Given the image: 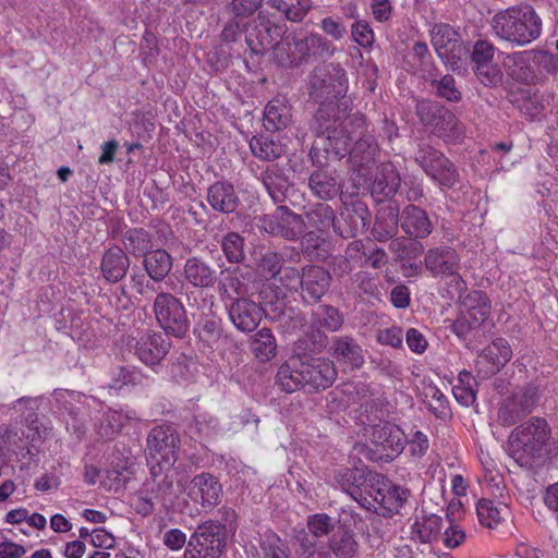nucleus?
<instances>
[{"label": "nucleus", "instance_id": "obj_57", "mask_svg": "<svg viewBox=\"0 0 558 558\" xmlns=\"http://www.w3.org/2000/svg\"><path fill=\"white\" fill-rule=\"evenodd\" d=\"M414 159L427 174L435 167L440 166V162H446L448 158L440 150L434 148L429 144H420Z\"/></svg>", "mask_w": 558, "mask_h": 558}, {"label": "nucleus", "instance_id": "obj_49", "mask_svg": "<svg viewBox=\"0 0 558 558\" xmlns=\"http://www.w3.org/2000/svg\"><path fill=\"white\" fill-rule=\"evenodd\" d=\"M250 148L256 158L265 161L278 159L284 153L283 145L280 142L264 135L253 137L250 142Z\"/></svg>", "mask_w": 558, "mask_h": 558}, {"label": "nucleus", "instance_id": "obj_13", "mask_svg": "<svg viewBox=\"0 0 558 558\" xmlns=\"http://www.w3.org/2000/svg\"><path fill=\"white\" fill-rule=\"evenodd\" d=\"M342 324L343 317L338 308L331 305L318 306L312 314L311 333L305 331L306 337L311 340V344H306L304 350L310 352L320 351L326 347V336L320 331V328L335 332L341 328Z\"/></svg>", "mask_w": 558, "mask_h": 558}, {"label": "nucleus", "instance_id": "obj_40", "mask_svg": "<svg viewBox=\"0 0 558 558\" xmlns=\"http://www.w3.org/2000/svg\"><path fill=\"white\" fill-rule=\"evenodd\" d=\"M328 548L330 555L333 554L336 558H355L359 543L351 529L340 525L329 537Z\"/></svg>", "mask_w": 558, "mask_h": 558}, {"label": "nucleus", "instance_id": "obj_27", "mask_svg": "<svg viewBox=\"0 0 558 558\" xmlns=\"http://www.w3.org/2000/svg\"><path fill=\"white\" fill-rule=\"evenodd\" d=\"M372 442L381 451V456L393 459L404 449L403 432L390 423L376 425L373 427Z\"/></svg>", "mask_w": 558, "mask_h": 558}, {"label": "nucleus", "instance_id": "obj_17", "mask_svg": "<svg viewBox=\"0 0 558 558\" xmlns=\"http://www.w3.org/2000/svg\"><path fill=\"white\" fill-rule=\"evenodd\" d=\"M85 397L81 392L74 390L56 389L50 399L51 408L60 416H69L73 422V429L77 435L85 433L82 424V408Z\"/></svg>", "mask_w": 558, "mask_h": 558}, {"label": "nucleus", "instance_id": "obj_60", "mask_svg": "<svg viewBox=\"0 0 558 558\" xmlns=\"http://www.w3.org/2000/svg\"><path fill=\"white\" fill-rule=\"evenodd\" d=\"M337 523H339L338 520L323 512L307 517V529L313 538H320L333 533Z\"/></svg>", "mask_w": 558, "mask_h": 558}, {"label": "nucleus", "instance_id": "obj_46", "mask_svg": "<svg viewBox=\"0 0 558 558\" xmlns=\"http://www.w3.org/2000/svg\"><path fill=\"white\" fill-rule=\"evenodd\" d=\"M512 356V350L504 338L495 339L481 354V357L492 365L493 372L499 371Z\"/></svg>", "mask_w": 558, "mask_h": 558}, {"label": "nucleus", "instance_id": "obj_24", "mask_svg": "<svg viewBox=\"0 0 558 558\" xmlns=\"http://www.w3.org/2000/svg\"><path fill=\"white\" fill-rule=\"evenodd\" d=\"M225 527L214 521L199 524L189 541L190 546H196L219 558L226 547Z\"/></svg>", "mask_w": 558, "mask_h": 558}, {"label": "nucleus", "instance_id": "obj_30", "mask_svg": "<svg viewBox=\"0 0 558 558\" xmlns=\"http://www.w3.org/2000/svg\"><path fill=\"white\" fill-rule=\"evenodd\" d=\"M259 180L275 204H282L288 197L292 183L283 167L269 165L260 172Z\"/></svg>", "mask_w": 558, "mask_h": 558}, {"label": "nucleus", "instance_id": "obj_31", "mask_svg": "<svg viewBox=\"0 0 558 558\" xmlns=\"http://www.w3.org/2000/svg\"><path fill=\"white\" fill-rule=\"evenodd\" d=\"M369 474L364 469H339L335 474V481L352 499L366 507L371 501L364 495L363 487L367 484Z\"/></svg>", "mask_w": 558, "mask_h": 558}, {"label": "nucleus", "instance_id": "obj_38", "mask_svg": "<svg viewBox=\"0 0 558 558\" xmlns=\"http://www.w3.org/2000/svg\"><path fill=\"white\" fill-rule=\"evenodd\" d=\"M292 122L291 107L284 99L274 98L264 109L263 123L268 132H279Z\"/></svg>", "mask_w": 558, "mask_h": 558}, {"label": "nucleus", "instance_id": "obj_48", "mask_svg": "<svg viewBox=\"0 0 558 558\" xmlns=\"http://www.w3.org/2000/svg\"><path fill=\"white\" fill-rule=\"evenodd\" d=\"M368 211L365 207L357 206L348 210L344 220L349 223L348 228L336 227V233L340 236L354 238L357 233L365 231L369 226Z\"/></svg>", "mask_w": 558, "mask_h": 558}, {"label": "nucleus", "instance_id": "obj_39", "mask_svg": "<svg viewBox=\"0 0 558 558\" xmlns=\"http://www.w3.org/2000/svg\"><path fill=\"white\" fill-rule=\"evenodd\" d=\"M377 154L378 146L372 136H361L355 142L349 153L351 162L357 168L354 178L366 172L368 165L376 160Z\"/></svg>", "mask_w": 558, "mask_h": 558}, {"label": "nucleus", "instance_id": "obj_2", "mask_svg": "<svg viewBox=\"0 0 558 558\" xmlns=\"http://www.w3.org/2000/svg\"><path fill=\"white\" fill-rule=\"evenodd\" d=\"M551 430L542 417H531L517 426L508 437V453L521 466L531 468L543 457Z\"/></svg>", "mask_w": 558, "mask_h": 558}, {"label": "nucleus", "instance_id": "obj_23", "mask_svg": "<svg viewBox=\"0 0 558 558\" xmlns=\"http://www.w3.org/2000/svg\"><path fill=\"white\" fill-rule=\"evenodd\" d=\"M331 276L320 266L310 265L302 269L301 296L306 304H316L330 288Z\"/></svg>", "mask_w": 558, "mask_h": 558}, {"label": "nucleus", "instance_id": "obj_35", "mask_svg": "<svg viewBox=\"0 0 558 558\" xmlns=\"http://www.w3.org/2000/svg\"><path fill=\"white\" fill-rule=\"evenodd\" d=\"M308 187L313 195L323 201H330L341 192V184L336 171L323 167L310 174Z\"/></svg>", "mask_w": 558, "mask_h": 558}, {"label": "nucleus", "instance_id": "obj_54", "mask_svg": "<svg viewBox=\"0 0 558 558\" xmlns=\"http://www.w3.org/2000/svg\"><path fill=\"white\" fill-rule=\"evenodd\" d=\"M507 512V508L505 506L498 507L493 500L489 499H481L476 504V513L478 521L482 525L494 529L498 525L504 514Z\"/></svg>", "mask_w": 558, "mask_h": 558}, {"label": "nucleus", "instance_id": "obj_9", "mask_svg": "<svg viewBox=\"0 0 558 558\" xmlns=\"http://www.w3.org/2000/svg\"><path fill=\"white\" fill-rule=\"evenodd\" d=\"M356 187V193L361 190H369L372 196L377 202H383L387 198L392 197L398 189L400 187V175L396 167L390 163H381L376 171L374 180L371 182L366 175V172L357 178H352Z\"/></svg>", "mask_w": 558, "mask_h": 558}, {"label": "nucleus", "instance_id": "obj_25", "mask_svg": "<svg viewBox=\"0 0 558 558\" xmlns=\"http://www.w3.org/2000/svg\"><path fill=\"white\" fill-rule=\"evenodd\" d=\"M495 47L488 40L480 39L474 44L472 61L475 64V73L485 85H496L501 75L497 65L493 64Z\"/></svg>", "mask_w": 558, "mask_h": 558}, {"label": "nucleus", "instance_id": "obj_18", "mask_svg": "<svg viewBox=\"0 0 558 558\" xmlns=\"http://www.w3.org/2000/svg\"><path fill=\"white\" fill-rule=\"evenodd\" d=\"M319 107L311 122V130L317 137L338 132L342 128L345 111L348 109L347 100L342 101H317Z\"/></svg>", "mask_w": 558, "mask_h": 558}, {"label": "nucleus", "instance_id": "obj_51", "mask_svg": "<svg viewBox=\"0 0 558 558\" xmlns=\"http://www.w3.org/2000/svg\"><path fill=\"white\" fill-rule=\"evenodd\" d=\"M277 319L279 328L283 332L287 333H296L299 331H310V326H307V318L304 313L294 307L284 308L277 316L274 317Z\"/></svg>", "mask_w": 558, "mask_h": 558}, {"label": "nucleus", "instance_id": "obj_63", "mask_svg": "<svg viewBox=\"0 0 558 558\" xmlns=\"http://www.w3.org/2000/svg\"><path fill=\"white\" fill-rule=\"evenodd\" d=\"M435 94L450 102H458L462 98V94L457 87L456 80L452 75H444L439 80H433L430 82Z\"/></svg>", "mask_w": 558, "mask_h": 558}, {"label": "nucleus", "instance_id": "obj_15", "mask_svg": "<svg viewBox=\"0 0 558 558\" xmlns=\"http://www.w3.org/2000/svg\"><path fill=\"white\" fill-rule=\"evenodd\" d=\"M150 477L147 478L142 489L145 490L151 499L167 508L174 498L173 477L174 468L163 466L159 461L151 463Z\"/></svg>", "mask_w": 558, "mask_h": 558}, {"label": "nucleus", "instance_id": "obj_22", "mask_svg": "<svg viewBox=\"0 0 558 558\" xmlns=\"http://www.w3.org/2000/svg\"><path fill=\"white\" fill-rule=\"evenodd\" d=\"M301 367L306 388L311 390L330 387L337 377V371L330 360L322 357H301Z\"/></svg>", "mask_w": 558, "mask_h": 558}, {"label": "nucleus", "instance_id": "obj_6", "mask_svg": "<svg viewBox=\"0 0 558 558\" xmlns=\"http://www.w3.org/2000/svg\"><path fill=\"white\" fill-rule=\"evenodd\" d=\"M424 265L434 278H450L457 293L465 291L466 283L459 274L460 255L454 248L444 245L427 250Z\"/></svg>", "mask_w": 558, "mask_h": 558}, {"label": "nucleus", "instance_id": "obj_20", "mask_svg": "<svg viewBox=\"0 0 558 558\" xmlns=\"http://www.w3.org/2000/svg\"><path fill=\"white\" fill-rule=\"evenodd\" d=\"M430 41L445 63L453 65L460 59L462 50L460 35L449 24H435L430 29Z\"/></svg>", "mask_w": 558, "mask_h": 558}, {"label": "nucleus", "instance_id": "obj_62", "mask_svg": "<svg viewBox=\"0 0 558 558\" xmlns=\"http://www.w3.org/2000/svg\"><path fill=\"white\" fill-rule=\"evenodd\" d=\"M415 239L396 238L389 243V250L401 260H410L420 255L423 250V245Z\"/></svg>", "mask_w": 558, "mask_h": 558}, {"label": "nucleus", "instance_id": "obj_12", "mask_svg": "<svg viewBox=\"0 0 558 558\" xmlns=\"http://www.w3.org/2000/svg\"><path fill=\"white\" fill-rule=\"evenodd\" d=\"M352 141L353 136L348 135L342 128L338 132L317 137L310 151L313 165L324 167L329 159L340 160L345 157L350 153Z\"/></svg>", "mask_w": 558, "mask_h": 558}, {"label": "nucleus", "instance_id": "obj_61", "mask_svg": "<svg viewBox=\"0 0 558 558\" xmlns=\"http://www.w3.org/2000/svg\"><path fill=\"white\" fill-rule=\"evenodd\" d=\"M128 461L123 465L112 466L106 471L105 477L101 480V485L108 489L118 492L123 488L131 478Z\"/></svg>", "mask_w": 558, "mask_h": 558}, {"label": "nucleus", "instance_id": "obj_21", "mask_svg": "<svg viewBox=\"0 0 558 558\" xmlns=\"http://www.w3.org/2000/svg\"><path fill=\"white\" fill-rule=\"evenodd\" d=\"M226 308L230 322L242 332L255 330L263 317L262 306L248 298L234 299L226 303Z\"/></svg>", "mask_w": 558, "mask_h": 558}, {"label": "nucleus", "instance_id": "obj_50", "mask_svg": "<svg viewBox=\"0 0 558 558\" xmlns=\"http://www.w3.org/2000/svg\"><path fill=\"white\" fill-rule=\"evenodd\" d=\"M131 418L129 413L110 409L104 412L97 433L102 439H111Z\"/></svg>", "mask_w": 558, "mask_h": 558}, {"label": "nucleus", "instance_id": "obj_28", "mask_svg": "<svg viewBox=\"0 0 558 558\" xmlns=\"http://www.w3.org/2000/svg\"><path fill=\"white\" fill-rule=\"evenodd\" d=\"M182 276L186 283L197 289H210L218 281V272L201 257H189L183 265Z\"/></svg>", "mask_w": 558, "mask_h": 558}, {"label": "nucleus", "instance_id": "obj_11", "mask_svg": "<svg viewBox=\"0 0 558 558\" xmlns=\"http://www.w3.org/2000/svg\"><path fill=\"white\" fill-rule=\"evenodd\" d=\"M415 111L420 121L439 137L449 136L457 129L458 119L456 114L437 101L420 100L416 104Z\"/></svg>", "mask_w": 558, "mask_h": 558}, {"label": "nucleus", "instance_id": "obj_26", "mask_svg": "<svg viewBox=\"0 0 558 558\" xmlns=\"http://www.w3.org/2000/svg\"><path fill=\"white\" fill-rule=\"evenodd\" d=\"M218 282V293L222 302L229 303L234 299L246 298L248 294L250 272L240 267H229L222 270Z\"/></svg>", "mask_w": 558, "mask_h": 558}, {"label": "nucleus", "instance_id": "obj_7", "mask_svg": "<svg viewBox=\"0 0 558 558\" xmlns=\"http://www.w3.org/2000/svg\"><path fill=\"white\" fill-rule=\"evenodd\" d=\"M180 437L170 425L154 427L147 436L148 464L159 461L161 465L173 468L178 460Z\"/></svg>", "mask_w": 558, "mask_h": 558}, {"label": "nucleus", "instance_id": "obj_32", "mask_svg": "<svg viewBox=\"0 0 558 558\" xmlns=\"http://www.w3.org/2000/svg\"><path fill=\"white\" fill-rule=\"evenodd\" d=\"M400 227L412 239H425L434 228L427 213L415 205H408L402 209Z\"/></svg>", "mask_w": 558, "mask_h": 558}, {"label": "nucleus", "instance_id": "obj_55", "mask_svg": "<svg viewBox=\"0 0 558 558\" xmlns=\"http://www.w3.org/2000/svg\"><path fill=\"white\" fill-rule=\"evenodd\" d=\"M295 542L299 558H331L330 551L304 531L296 535Z\"/></svg>", "mask_w": 558, "mask_h": 558}, {"label": "nucleus", "instance_id": "obj_64", "mask_svg": "<svg viewBox=\"0 0 558 558\" xmlns=\"http://www.w3.org/2000/svg\"><path fill=\"white\" fill-rule=\"evenodd\" d=\"M281 254L272 251L263 253L257 260V267L260 274L267 279H276L283 266Z\"/></svg>", "mask_w": 558, "mask_h": 558}, {"label": "nucleus", "instance_id": "obj_16", "mask_svg": "<svg viewBox=\"0 0 558 558\" xmlns=\"http://www.w3.org/2000/svg\"><path fill=\"white\" fill-rule=\"evenodd\" d=\"M284 32V25L259 15L254 31L245 39L254 53L258 54L274 49V58L276 59L277 46H283V41L280 40Z\"/></svg>", "mask_w": 558, "mask_h": 558}, {"label": "nucleus", "instance_id": "obj_56", "mask_svg": "<svg viewBox=\"0 0 558 558\" xmlns=\"http://www.w3.org/2000/svg\"><path fill=\"white\" fill-rule=\"evenodd\" d=\"M225 257L231 264H240L245 259L244 239L238 232H228L220 242Z\"/></svg>", "mask_w": 558, "mask_h": 558}, {"label": "nucleus", "instance_id": "obj_19", "mask_svg": "<svg viewBox=\"0 0 558 558\" xmlns=\"http://www.w3.org/2000/svg\"><path fill=\"white\" fill-rule=\"evenodd\" d=\"M131 347L142 363L154 367L159 365L169 353L171 342L160 332H146Z\"/></svg>", "mask_w": 558, "mask_h": 558}, {"label": "nucleus", "instance_id": "obj_3", "mask_svg": "<svg viewBox=\"0 0 558 558\" xmlns=\"http://www.w3.org/2000/svg\"><path fill=\"white\" fill-rule=\"evenodd\" d=\"M366 493L374 502H371L369 506L388 517L399 513L411 497L409 488L396 485L377 473L369 474Z\"/></svg>", "mask_w": 558, "mask_h": 558}, {"label": "nucleus", "instance_id": "obj_33", "mask_svg": "<svg viewBox=\"0 0 558 558\" xmlns=\"http://www.w3.org/2000/svg\"><path fill=\"white\" fill-rule=\"evenodd\" d=\"M207 202L210 207L222 214H232L241 205L234 185L228 181H217L207 189Z\"/></svg>", "mask_w": 558, "mask_h": 558}, {"label": "nucleus", "instance_id": "obj_4", "mask_svg": "<svg viewBox=\"0 0 558 558\" xmlns=\"http://www.w3.org/2000/svg\"><path fill=\"white\" fill-rule=\"evenodd\" d=\"M347 89L345 71L333 63L316 68L310 77V96L314 101H341Z\"/></svg>", "mask_w": 558, "mask_h": 558}, {"label": "nucleus", "instance_id": "obj_5", "mask_svg": "<svg viewBox=\"0 0 558 558\" xmlns=\"http://www.w3.org/2000/svg\"><path fill=\"white\" fill-rule=\"evenodd\" d=\"M153 310L157 323L167 333L178 338L185 336L190 320L180 299L170 292L161 291L155 298Z\"/></svg>", "mask_w": 558, "mask_h": 558}, {"label": "nucleus", "instance_id": "obj_58", "mask_svg": "<svg viewBox=\"0 0 558 558\" xmlns=\"http://www.w3.org/2000/svg\"><path fill=\"white\" fill-rule=\"evenodd\" d=\"M427 175L437 183L441 189H451L460 179V174L456 165L447 159L440 162Z\"/></svg>", "mask_w": 558, "mask_h": 558}, {"label": "nucleus", "instance_id": "obj_8", "mask_svg": "<svg viewBox=\"0 0 558 558\" xmlns=\"http://www.w3.org/2000/svg\"><path fill=\"white\" fill-rule=\"evenodd\" d=\"M258 227L271 235L294 241L305 232L306 222L301 215L280 205L274 214L258 217Z\"/></svg>", "mask_w": 558, "mask_h": 558}, {"label": "nucleus", "instance_id": "obj_37", "mask_svg": "<svg viewBox=\"0 0 558 558\" xmlns=\"http://www.w3.org/2000/svg\"><path fill=\"white\" fill-rule=\"evenodd\" d=\"M301 371V357H291L278 368L276 374V385L282 391L288 393L306 388L304 375Z\"/></svg>", "mask_w": 558, "mask_h": 558}, {"label": "nucleus", "instance_id": "obj_45", "mask_svg": "<svg viewBox=\"0 0 558 558\" xmlns=\"http://www.w3.org/2000/svg\"><path fill=\"white\" fill-rule=\"evenodd\" d=\"M305 216L308 227L315 229L317 232L327 233L330 228H333V231L336 232V227H338L336 222V214L328 204H315L308 211H306Z\"/></svg>", "mask_w": 558, "mask_h": 558}, {"label": "nucleus", "instance_id": "obj_53", "mask_svg": "<svg viewBox=\"0 0 558 558\" xmlns=\"http://www.w3.org/2000/svg\"><path fill=\"white\" fill-rule=\"evenodd\" d=\"M252 350L262 361H269L276 355L277 343L270 329L262 328L255 333Z\"/></svg>", "mask_w": 558, "mask_h": 558}, {"label": "nucleus", "instance_id": "obj_1", "mask_svg": "<svg viewBox=\"0 0 558 558\" xmlns=\"http://www.w3.org/2000/svg\"><path fill=\"white\" fill-rule=\"evenodd\" d=\"M492 27L499 38L515 46H525L541 36L542 19L532 5H513L496 13Z\"/></svg>", "mask_w": 558, "mask_h": 558}, {"label": "nucleus", "instance_id": "obj_52", "mask_svg": "<svg viewBox=\"0 0 558 558\" xmlns=\"http://www.w3.org/2000/svg\"><path fill=\"white\" fill-rule=\"evenodd\" d=\"M442 529V518L437 514L424 515L413 524V532L422 543H429L436 539Z\"/></svg>", "mask_w": 558, "mask_h": 558}, {"label": "nucleus", "instance_id": "obj_59", "mask_svg": "<svg viewBox=\"0 0 558 558\" xmlns=\"http://www.w3.org/2000/svg\"><path fill=\"white\" fill-rule=\"evenodd\" d=\"M264 558H292L288 544L275 533H266L260 541Z\"/></svg>", "mask_w": 558, "mask_h": 558}, {"label": "nucleus", "instance_id": "obj_47", "mask_svg": "<svg viewBox=\"0 0 558 558\" xmlns=\"http://www.w3.org/2000/svg\"><path fill=\"white\" fill-rule=\"evenodd\" d=\"M266 3L269 8L281 12L288 21L293 23L303 21L313 7L312 0H294V2L267 0Z\"/></svg>", "mask_w": 558, "mask_h": 558}, {"label": "nucleus", "instance_id": "obj_14", "mask_svg": "<svg viewBox=\"0 0 558 558\" xmlns=\"http://www.w3.org/2000/svg\"><path fill=\"white\" fill-rule=\"evenodd\" d=\"M40 404V397H22L12 405H1V408H5L8 412L13 410L21 415L22 423L32 432V435L27 437L31 438L33 446L41 444L50 434V427L44 425L38 420L37 411Z\"/></svg>", "mask_w": 558, "mask_h": 558}, {"label": "nucleus", "instance_id": "obj_41", "mask_svg": "<svg viewBox=\"0 0 558 558\" xmlns=\"http://www.w3.org/2000/svg\"><path fill=\"white\" fill-rule=\"evenodd\" d=\"M400 215L397 206L389 205L383 208L376 217L372 228V234L375 240L385 242L392 239L398 233Z\"/></svg>", "mask_w": 558, "mask_h": 558}, {"label": "nucleus", "instance_id": "obj_43", "mask_svg": "<svg viewBox=\"0 0 558 558\" xmlns=\"http://www.w3.org/2000/svg\"><path fill=\"white\" fill-rule=\"evenodd\" d=\"M465 314L474 317V324H483L490 315V301L487 294L481 290H473L462 296L458 293Z\"/></svg>", "mask_w": 558, "mask_h": 558}, {"label": "nucleus", "instance_id": "obj_10", "mask_svg": "<svg viewBox=\"0 0 558 558\" xmlns=\"http://www.w3.org/2000/svg\"><path fill=\"white\" fill-rule=\"evenodd\" d=\"M185 492L190 500L205 512L213 511L223 496L220 480L209 472L196 474L186 485Z\"/></svg>", "mask_w": 558, "mask_h": 558}, {"label": "nucleus", "instance_id": "obj_29", "mask_svg": "<svg viewBox=\"0 0 558 558\" xmlns=\"http://www.w3.org/2000/svg\"><path fill=\"white\" fill-rule=\"evenodd\" d=\"M319 36H308L304 38H293V41H283V46H277L276 61L282 66H299L308 56L310 49L316 43L320 41Z\"/></svg>", "mask_w": 558, "mask_h": 558}, {"label": "nucleus", "instance_id": "obj_36", "mask_svg": "<svg viewBox=\"0 0 558 558\" xmlns=\"http://www.w3.org/2000/svg\"><path fill=\"white\" fill-rule=\"evenodd\" d=\"M129 268L130 258L123 248L112 246L105 252L100 264V270L107 282H119L125 277Z\"/></svg>", "mask_w": 558, "mask_h": 558}, {"label": "nucleus", "instance_id": "obj_44", "mask_svg": "<svg viewBox=\"0 0 558 558\" xmlns=\"http://www.w3.org/2000/svg\"><path fill=\"white\" fill-rule=\"evenodd\" d=\"M122 243L126 252L135 257H144L153 250V239L143 228H132L123 233Z\"/></svg>", "mask_w": 558, "mask_h": 558}, {"label": "nucleus", "instance_id": "obj_42", "mask_svg": "<svg viewBox=\"0 0 558 558\" xmlns=\"http://www.w3.org/2000/svg\"><path fill=\"white\" fill-rule=\"evenodd\" d=\"M143 265L153 281L161 282L171 271L173 259L166 250L157 248L144 256Z\"/></svg>", "mask_w": 558, "mask_h": 558}, {"label": "nucleus", "instance_id": "obj_34", "mask_svg": "<svg viewBox=\"0 0 558 558\" xmlns=\"http://www.w3.org/2000/svg\"><path fill=\"white\" fill-rule=\"evenodd\" d=\"M330 354L341 364L350 368H360L364 363L361 345L349 336L333 337L330 344Z\"/></svg>", "mask_w": 558, "mask_h": 558}]
</instances>
